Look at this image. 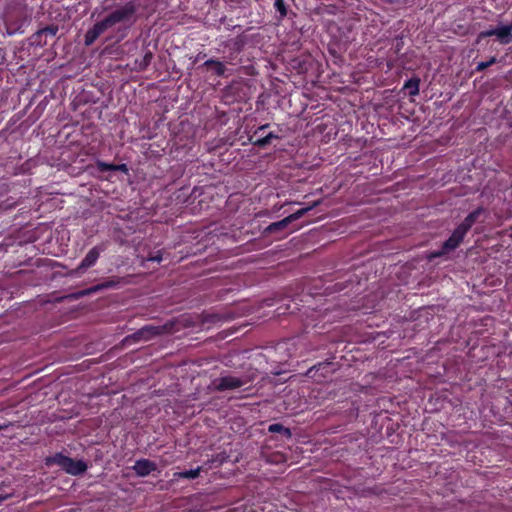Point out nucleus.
Wrapping results in <instances>:
<instances>
[{
    "label": "nucleus",
    "instance_id": "f257e3e1",
    "mask_svg": "<svg viewBox=\"0 0 512 512\" xmlns=\"http://www.w3.org/2000/svg\"><path fill=\"white\" fill-rule=\"evenodd\" d=\"M136 13L137 5L133 1H128L118 6L86 31L84 45L87 47L91 46L101 34L116 25L124 26L123 29H118V32L121 33L120 39H123L127 35L126 30L136 21Z\"/></svg>",
    "mask_w": 512,
    "mask_h": 512
},
{
    "label": "nucleus",
    "instance_id": "f03ea898",
    "mask_svg": "<svg viewBox=\"0 0 512 512\" xmlns=\"http://www.w3.org/2000/svg\"><path fill=\"white\" fill-rule=\"evenodd\" d=\"M319 201H315L312 205L301 208L297 210L296 212L288 215L287 217L283 218L280 221L273 222L269 224L263 231V234L265 236H269L272 234H279V236L276 237V240H281L287 236V232L285 230L288 228V226L293 223L294 221L302 218L308 211L312 210L314 207L319 205Z\"/></svg>",
    "mask_w": 512,
    "mask_h": 512
},
{
    "label": "nucleus",
    "instance_id": "7ed1b4c3",
    "mask_svg": "<svg viewBox=\"0 0 512 512\" xmlns=\"http://www.w3.org/2000/svg\"><path fill=\"white\" fill-rule=\"evenodd\" d=\"M45 463L48 466L55 464L72 476L82 475L88 469L85 461L72 459L71 457L66 456L61 452L47 457Z\"/></svg>",
    "mask_w": 512,
    "mask_h": 512
},
{
    "label": "nucleus",
    "instance_id": "20e7f679",
    "mask_svg": "<svg viewBox=\"0 0 512 512\" xmlns=\"http://www.w3.org/2000/svg\"><path fill=\"white\" fill-rule=\"evenodd\" d=\"M250 379L246 376L236 377L233 375H225L212 381V387L217 392L235 390L248 384Z\"/></svg>",
    "mask_w": 512,
    "mask_h": 512
},
{
    "label": "nucleus",
    "instance_id": "39448f33",
    "mask_svg": "<svg viewBox=\"0 0 512 512\" xmlns=\"http://www.w3.org/2000/svg\"><path fill=\"white\" fill-rule=\"evenodd\" d=\"M105 250H106V244H104V243L96 245L93 248H91L88 251V253L86 254V256L79 263V265L75 269H73L70 272V274L72 276H77V277L83 275L87 269L93 267L97 263V261L100 257V254L102 252H104Z\"/></svg>",
    "mask_w": 512,
    "mask_h": 512
},
{
    "label": "nucleus",
    "instance_id": "423d86ee",
    "mask_svg": "<svg viewBox=\"0 0 512 512\" xmlns=\"http://www.w3.org/2000/svg\"><path fill=\"white\" fill-rule=\"evenodd\" d=\"M467 233L457 226L451 236L443 242L441 249L432 253L431 257H442L445 254L454 251L463 242Z\"/></svg>",
    "mask_w": 512,
    "mask_h": 512
},
{
    "label": "nucleus",
    "instance_id": "0eeeda50",
    "mask_svg": "<svg viewBox=\"0 0 512 512\" xmlns=\"http://www.w3.org/2000/svg\"><path fill=\"white\" fill-rule=\"evenodd\" d=\"M268 127L269 124L262 125L254 131L252 136H250V142L254 146L264 148L271 144L272 140L279 138V136L274 134L273 132L265 134V131Z\"/></svg>",
    "mask_w": 512,
    "mask_h": 512
},
{
    "label": "nucleus",
    "instance_id": "6e6552de",
    "mask_svg": "<svg viewBox=\"0 0 512 512\" xmlns=\"http://www.w3.org/2000/svg\"><path fill=\"white\" fill-rule=\"evenodd\" d=\"M164 328L161 326L145 325L138 331L132 334V338L136 341L144 340L148 341L155 336L161 335Z\"/></svg>",
    "mask_w": 512,
    "mask_h": 512
},
{
    "label": "nucleus",
    "instance_id": "1a4fd4ad",
    "mask_svg": "<svg viewBox=\"0 0 512 512\" xmlns=\"http://www.w3.org/2000/svg\"><path fill=\"white\" fill-rule=\"evenodd\" d=\"M245 43L246 39L244 35H238L235 38L228 39L223 42V47L230 50V55L228 57L229 63H231V61L235 59V56L243 50Z\"/></svg>",
    "mask_w": 512,
    "mask_h": 512
},
{
    "label": "nucleus",
    "instance_id": "9d476101",
    "mask_svg": "<svg viewBox=\"0 0 512 512\" xmlns=\"http://www.w3.org/2000/svg\"><path fill=\"white\" fill-rule=\"evenodd\" d=\"M485 213L486 210L484 209V207L479 206L478 208L470 212L458 226L466 233H468L475 223L484 221V219H481V216L484 215Z\"/></svg>",
    "mask_w": 512,
    "mask_h": 512
},
{
    "label": "nucleus",
    "instance_id": "9b49d317",
    "mask_svg": "<svg viewBox=\"0 0 512 512\" xmlns=\"http://www.w3.org/2000/svg\"><path fill=\"white\" fill-rule=\"evenodd\" d=\"M132 469L137 476L146 477L157 470V465L149 459L142 458L135 462Z\"/></svg>",
    "mask_w": 512,
    "mask_h": 512
},
{
    "label": "nucleus",
    "instance_id": "f8f14e48",
    "mask_svg": "<svg viewBox=\"0 0 512 512\" xmlns=\"http://www.w3.org/2000/svg\"><path fill=\"white\" fill-rule=\"evenodd\" d=\"M495 36L500 44H510L512 42V23L497 26Z\"/></svg>",
    "mask_w": 512,
    "mask_h": 512
},
{
    "label": "nucleus",
    "instance_id": "ddd939ff",
    "mask_svg": "<svg viewBox=\"0 0 512 512\" xmlns=\"http://www.w3.org/2000/svg\"><path fill=\"white\" fill-rule=\"evenodd\" d=\"M96 167L99 172H107V171H120L125 174L128 173V166L124 163L122 164H114V163H106L101 160L96 161Z\"/></svg>",
    "mask_w": 512,
    "mask_h": 512
},
{
    "label": "nucleus",
    "instance_id": "4468645a",
    "mask_svg": "<svg viewBox=\"0 0 512 512\" xmlns=\"http://www.w3.org/2000/svg\"><path fill=\"white\" fill-rule=\"evenodd\" d=\"M118 283L119 282L116 280H106L102 283L96 284V285L84 290L81 294L82 295H90V294L96 293L103 289L115 288L118 285Z\"/></svg>",
    "mask_w": 512,
    "mask_h": 512
},
{
    "label": "nucleus",
    "instance_id": "2eb2a0df",
    "mask_svg": "<svg viewBox=\"0 0 512 512\" xmlns=\"http://www.w3.org/2000/svg\"><path fill=\"white\" fill-rule=\"evenodd\" d=\"M204 66L212 69L216 76H223L226 72V66L223 62L216 59H208L204 62Z\"/></svg>",
    "mask_w": 512,
    "mask_h": 512
},
{
    "label": "nucleus",
    "instance_id": "dca6fc26",
    "mask_svg": "<svg viewBox=\"0 0 512 512\" xmlns=\"http://www.w3.org/2000/svg\"><path fill=\"white\" fill-rule=\"evenodd\" d=\"M419 86H420V78L417 76H414V77L408 79L404 83L403 88L408 90L409 96L414 97L419 94Z\"/></svg>",
    "mask_w": 512,
    "mask_h": 512
},
{
    "label": "nucleus",
    "instance_id": "f3484780",
    "mask_svg": "<svg viewBox=\"0 0 512 512\" xmlns=\"http://www.w3.org/2000/svg\"><path fill=\"white\" fill-rule=\"evenodd\" d=\"M269 433H278L281 434L285 439H290L292 437V432L290 428L285 427L281 423H272L268 426Z\"/></svg>",
    "mask_w": 512,
    "mask_h": 512
},
{
    "label": "nucleus",
    "instance_id": "a211bd4d",
    "mask_svg": "<svg viewBox=\"0 0 512 512\" xmlns=\"http://www.w3.org/2000/svg\"><path fill=\"white\" fill-rule=\"evenodd\" d=\"M153 59V53L150 50H147L143 57L138 60L136 59L135 64L138 71H145L148 66L151 64V61Z\"/></svg>",
    "mask_w": 512,
    "mask_h": 512
},
{
    "label": "nucleus",
    "instance_id": "6ab92c4d",
    "mask_svg": "<svg viewBox=\"0 0 512 512\" xmlns=\"http://www.w3.org/2000/svg\"><path fill=\"white\" fill-rule=\"evenodd\" d=\"M201 471H202V467L198 466L195 469L181 471V472H175L174 478H176V479H179V478L196 479L197 477H199Z\"/></svg>",
    "mask_w": 512,
    "mask_h": 512
},
{
    "label": "nucleus",
    "instance_id": "aec40b11",
    "mask_svg": "<svg viewBox=\"0 0 512 512\" xmlns=\"http://www.w3.org/2000/svg\"><path fill=\"white\" fill-rule=\"evenodd\" d=\"M58 26L57 25H48L42 29H39L37 32H35V39H37V37L39 38L40 36H51V37H54L57 32H58Z\"/></svg>",
    "mask_w": 512,
    "mask_h": 512
},
{
    "label": "nucleus",
    "instance_id": "412c9836",
    "mask_svg": "<svg viewBox=\"0 0 512 512\" xmlns=\"http://www.w3.org/2000/svg\"><path fill=\"white\" fill-rule=\"evenodd\" d=\"M274 7L279 12L281 19L287 16L288 10L284 0H275Z\"/></svg>",
    "mask_w": 512,
    "mask_h": 512
},
{
    "label": "nucleus",
    "instance_id": "4be33fe9",
    "mask_svg": "<svg viewBox=\"0 0 512 512\" xmlns=\"http://www.w3.org/2000/svg\"><path fill=\"white\" fill-rule=\"evenodd\" d=\"M495 63H497V58L495 56H492L488 61L479 62L476 65L475 71L483 72L485 69H487L488 67L492 66Z\"/></svg>",
    "mask_w": 512,
    "mask_h": 512
},
{
    "label": "nucleus",
    "instance_id": "5701e85b",
    "mask_svg": "<svg viewBox=\"0 0 512 512\" xmlns=\"http://www.w3.org/2000/svg\"><path fill=\"white\" fill-rule=\"evenodd\" d=\"M330 363H320L318 364L317 366H313L311 367L308 371H307V375L311 378H315L316 376V373L319 371V370H324V369H327L329 367Z\"/></svg>",
    "mask_w": 512,
    "mask_h": 512
},
{
    "label": "nucleus",
    "instance_id": "b1692460",
    "mask_svg": "<svg viewBox=\"0 0 512 512\" xmlns=\"http://www.w3.org/2000/svg\"><path fill=\"white\" fill-rule=\"evenodd\" d=\"M32 44L44 47L47 44L46 36H40L39 38L35 39V33L31 36Z\"/></svg>",
    "mask_w": 512,
    "mask_h": 512
},
{
    "label": "nucleus",
    "instance_id": "393cba45",
    "mask_svg": "<svg viewBox=\"0 0 512 512\" xmlns=\"http://www.w3.org/2000/svg\"><path fill=\"white\" fill-rule=\"evenodd\" d=\"M146 260L147 261H152V262L160 263L162 261V251L159 250L156 253L149 254V256L146 258Z\"/></svg>",
    "mask_w": 512,
    "mask_h": 512
},
{
    "label": "nucleus",
    "instance_id": "a878e982",
    "mask_svg": "<svg viewBox=\"0 0 512 512\" xmlns=\"http://www.w3.org/2000/svg\"><path fill=\"white\" fill-rule=\"evenodd\" d=\"M495 33H496V27L490 28L488 30L481 31L479 33V38L483 39V38H487V37H492V36H495Z\"/></svg>",
    "mask_w": 512,
    "mask_h": 512
},
{
    "label": "nucleus",
    "instance_id": "bb28decb",
    "mask_svg": "<svg viewBox=\"0 0 512 512\" xmlns=\"http://www.w3.org/2000/svg\"><path fill=\"white\" fill-rule=\"evenodd\" d=\"M12 494H0V505L7 499H9Z\"/></svg>",
    "mask_w": 512,
    "mask_h": 512
},
{
    "label": "nucleus",
    "instance_id": "cd10ccee",
    "mask_svg": "<svg viewBox=\"0 0 512 512\" xmlns=\"http://www.w3.org/2000/svg\"><path fill=\"white\" fill-rule=\"evenodd\" d=\"M509 127L512 128V121L509 123Z\"/></svg>",
    "mask_w": 512,
    "mask_h": 512
},
{
    "label": "nucleus",
    "instance_id": "c85d7f7f",
    "mask_svg": "<svg viewBox=\"0 0 512 512\" xmlns=\"http://www.w3.org/2000/svg\"><path fill=\"white\" fill-rule=\"evenodd\" d=\"M3 429V426H0V430Z\"/></svg>",
    "mask_w": 512,
    "mask_h": 512
}]
</instances>
